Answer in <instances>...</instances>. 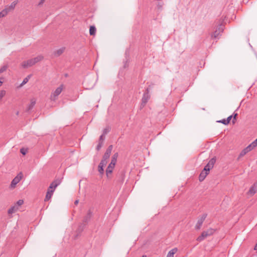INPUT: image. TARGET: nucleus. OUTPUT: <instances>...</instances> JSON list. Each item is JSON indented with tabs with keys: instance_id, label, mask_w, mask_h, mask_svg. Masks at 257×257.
Wrapping results in <instances>:
<instances>
[{
	"instance_id": "obj_33",
	"label": "nucleus",
	"mask_w": 257,
	"mask_h": 257,
	"mask_svg": "<svg viewBox=\"0 0 257 257\" xmlns=\"http://www.w3.org/2000/svg\"><path fill=\"white\" fill-rule=\"evenodd\" d=\"M6 93L5 90H3L0 91V100L5 95Z\"/></svg>"
},
{
	"instance_id": "obj_34",
	"label": "nucleus",
	"mask_w": 257,
	"mask_h": 257,
	"mask_svg": "<svg viewBox=\"0 0 257 257\" xmlns=\"http://www.w3.org/2000/svg\"><path fill=\"white\" fill-rule=\"evenodd\" d=\"M104 136H103L102 135H101L99 137V142L98 143H101L102 144H103V141H104Z\"/></svg>"
},
{
	"instance_id": "obj_32",
	"label": "nucleus",
	"mask_w": 257,
	"mask_h": 257,
	"mask_svg": "<svg viewBox=\"0 0 257 257\" xmlns=\"http://www.w3.org/2000/svg\"><path fill=\"white\" fill-rule=\"evenodd\" d=\"M129 65V60L128 59H126V61L124 62L123 67L124 68H127Z\"/></svg>"
},
{
	"instance_id": "obj_27",
	"label": "nucleus",
	"mask_w": 257,
	"mask_h": 257,
	"mask_svg": "<svg viewBox=\"0 0 257 257\" xmlns=\"http://www.w3.org/2000/svg\"><path fill=\"white\" fill-rule=\"evenodd\" d=\"M237 113H233V114L232 115V118H233V119H232V123L233 124H234L235 123V121L236 120V118H237Z\"/></svg>"
},
{
	"instance_id": "obj_1",
	"label": "nucleus",
	"mask_w": 257,
	"mask_h": 257,
	"mask_svg": "<svg viewBox=\"0 0 257 257\" xmlns=\"http://www.w3.org/2000/svg\"><path fill=\"white\" fill-rule=\"evenodd\" d=\"M214 231L215 230L211 228H209L207 230L203 231L201 235L197 237L196 240L200 242L203 240L207 237L212 235Z\"/></svg>"
},
{
	"instance_id": "obj_22",
	"label": "nucleus",
	"mask_w": 257,
	"mask_h": 257,
	"mask_svg": "<svg viewBox=\"0 0 257 257\" xmlns=\"http://www.w3.org/2000/svg\"><path fill=\"white\" fill-rule=\"evenodd\" d=\"M112 148H113L112 145H110L109 146H108V147L106 149V152H105L104 154L108 155L110 157V154L111 153Z\"/></svg>"
},
{
	"instance_id": "obj_15",
	"label": "nucleus",
	"mask_w": 257,
	"mask_h": 257,
	"mask_svg": "<svg viewBox=\"0 0 257 257\" xmlns=\"http://www.w3.org/2000/svg\"><path fill=\"white\" fill-rule=\"evenodd\" d=\"M36 100L35 98H33L31 99V103L28 105L26 111H28L31 110L36 104Z\"/></svg>"
},
{
	"instance_id": "obj_35",
	"label": "nucleus",
	"mask_w": 257,
	"mask_h": 257,
	"mask_svg": "<svg viewBox=\"0 0 257 257\" xmlns=\"http://www.w3.org/2000/svg\"><path fill=\"white\" fill-rule=\"evenodd\" d=\"M248 149V150H249V151H251L252 150H253L255 147L254 146H252V143L249 145L247 147H246Z\"/></svg>"
},
{
	"instance_id": "obj_38",
	"label": "nucleus",
	"mask_w": 257,
	"mask_h": 257,
	"mask_svg": "<svg viewBox=\"0 0 257 257\" xmlns=\"http://www.w3.org/2000/svg\"><path fill=\"white\" fill-rule=\"evenodd\" d=\"M20 152L24 155H26L27 153V150H25L24 148H22L20 150Z\"/></svg>"
},
{
	"instance_id": "obj_25",
	"label": "nucleus",
	"mask_w": 257,
	"mask_h": 257,
	"mask_svg": "<svg viewBox=\"0 0 257 257\" xmlns=\"http://www.w3.org/2000/svg\"><path fill=\"white\" fill-rule=\"evenodd\" d=\"M31 75H29L27 77L24 78V79L23 80L22 83L21 84V86H23V85H24L26 83H27L28 82L29 79L31 77Z\"/></svg>"
},
{
	"instance_id": "obj_39",
	"label": "nucleus",
	"mask_w": 257,
	"mask_h": 257,
	"mask_svg": "<svg viewBox=\"0 0 257 257\" xmlns=\"http://www.w3.org/2000/svg\"><path fill=\"white\" fill-rule=\"evenodd\" d=\"M103 144H101V143H98L97 147H96V149L97 150V151H99L100 150V149L102 147V146Z\"/></svg>"
},
{
	"instance_id": "obj_24",
	"label": "nucleus",
	"mask_w": 257,
	"mask_h": 257,
	"mask_svg": "<svg viewBox=\"0 0 257 257\" xmlns=\"http://www.w3.org/2000/svg\"><path fill=\"white\" fill-rule=\"evenodd\" d=\"M104 166L100 164V163L98 166V171L100 174H103L104 173V170H103Z\"/></svg>"
},
{
	"instance_id": "obj_23",
	"label": "nucleus",
	"mask_w": 257,
	"mask_h": 257,
	"mask_svg": "<svg viewBox=\"0 0 257 257\" xmlns=\"http://www.w3.org/2000/svg\"><path fill=\"white\" fill-rule=\"evenodd\" d=\"M43 59V57L42 56H38L35 58L32 59L34 63L35 64L36 63L40 61Z\"/></svg>"
},
{
	"instance_id": "obj_17",
	"label": "nucleus",
	"mask_w": 257,
	"mask_h": 257,
	"mask_svg": "<svg viewBox=\"0 0 257 257\" xmlns=\"http://www.w3.org/2000/svg\"><path fill=\"white\" fill-rule=\"evenodd\" d=\"M17 3L18 1H14L11 4L10 6H7L6 7L8 9H9L10 12L13 11L15 9Z\"/></svg>"
},
{
	"instance_id": "obj_43",
	"label": "nucleus",
	"mask_w": 257,
	"mask_h": 257,
	"mask_svg": "<svg viewBox=\"0 0 257 257\" xmlns=\"http://www.w3.org/2000/svg\"><path fill=\"white\" fill-rule=\"evenodd\" d=\"M117 157H118V153H117L114 154L112 157V158H114L116 160H117Z\"/></svg>"
},
{
	"instance_id": "obj_41",
	"label": "nucleus",
	"mask_w": 257,
	"mask_h": 257,
	"mask_svg": "<svg viewBox=\"0 0 257 257\" xmlns=\"http://www.w3.org/2000/svg\"><path fill=\"white\" fill-rule=\"evenodd\" d=\"M109 158V156H108V155H106L105 154H104V155L103 156V157H102V159H105V160H108V159Z\"/></svg>"
},
{
	"instance_id": "obj_50",
	"label": "nucleus",
	"mask_w": 257,
	"mask_h": 257,
	"mask_svg": "<svg viewBox=\"0 0 257 257\" xmlns=\"http://www.w3.org/2000/svg\"><path fill=\"white\" fill-rule=\"evenodd\" d=\"M142 257H147L146 255H143Z\"/></svg>"
},
{
	"instance_id": "obj_9",
	"label": "nucleus",
	"mask_w": 257,
	"mask_h": 257,
	"mask_svg": "<svg viewBox=\"0 0 257 257\" xmlns=\"http://www.w3.org/2000/svg\"><path fill=\"white\" fill-rule=\"evenodd\" d=\"M257 192V181L249 188L247 194L253 195Z\"/></svg>"
},
{
	"instance_id": "obj_7",
	"label": "nucleus",
	"mask_w": 257,
	"mask_h": 257,
	"mask_svg": "<svg viewBox=\"0 0 257 257\" xmlns=\"http://www.w3.org/2000/svg\"><path fill=\"white\" fill-rule=\"evenodd\" d=\"M63 85H61L58 87L55 91L51 94V99L52 100H55L56 97L61 93L63 89Z\"/></svg>"
},
{
	"instance_id": "obj_44",
	"label": "nucleus",
	"mask_w": 257,
	"mask_h": 257,
	"mask_svg": "<svg viewBox=\"0 0 257 257\" xmlns=\"http://www.w3.org/2000/svg\"><path fill=\"white\" fill-rule=\"evenodd\" d=\"M252 146H254L255 147L257 146V139L252 142Z\"/></svg>"
},
{
	"instance_id": "obj_19",
	"label": "nucleus",
	"mask_w": 257,
	"mask_h": 257,
	"mask_svg": "<svg viewBox=\"0 0 257 257\" xmlns=\"http://www.w3.org/2000/svg\"><path fill=\"white\" fill-rule=\"evenodd\" d=\"M178 250L177 248H174L169 251L167 257H174V254L177 252Z\"/></svg>"
},
{
	"instance_id": "obj_28",
	"label": "nucleus",
	"mask_w": 257,
	"mask_h": 257,
	"mask_svg": "<svg viewBox=\"0 0 257 257\" xmlns=\"http://www.w3.org/2000/svg\"><path fill=\"white\" fill-rule=\"evenodd\" d=\"M246 153L245 152V151L242 150L241 152L240 153L239 155L237 158V160H238L240 158L243 157Z\"/></svg>"
},
{
	"instance_id": "obj_40",
	"label": "nucleus",
	"mask_w": 257,
	"mask_h": 257,
	"mask_svg": "<svg viewBox=\"0 0 257 257\" xmlns=\"http://www.w3.org/2000/svg\"><path fill=\"white\" fill-rule=\"evenodd\" d=\"M159 9H161L162 8V4L161 3H158L157 6Z\"/></svg>"
},
{
	"instance_id": "obj_42",
	"label": "nucleus",
	"mask_w": 257,
	"mask_h": 257,
	"mask_svg": "<svg viewBox=\"0 0 257 257\" xmlns=\"http://www.w3.org/2000/svg\"><path fill=\"white\" fill-rule=\"evenodd\" d=\"M232 118V115H230L229 116H228L226 119V121L228 122V123H229L230 121L231 120V118Z\"/></svg>"
},
{
	"instance_id": "obj_18",
	"label": "nucleus",
	"mask_w": 257,
	"mask_h": 257,
	"mask_svg": "<svg viewBox=\"0 0 257 257\" xmlns=\"http://www.w3.org/2000/svg\"><path fill=\"white\" fill-rule=\"evenodd\" d=\"M18 209V207L16 205H14L13 206H12L11 207H10L8 211V213L9 214H13L14 213H15V212H16Z\"/></svg>"
},
{
	"instance_id": "obj_21",
	"label": "nucleus",
	"mask_w": 257,
	"mask_h": 257,
	"mask_svg": "<svg viewBox=\"0 0 257 257\" xmlns=\"http://www.w3.org/2000/svg\"><path fill=\"white\" fill-rule=\"evenodd\" d=\"M64 51V48H60L59 50H57L56 51H55L54 52L55 56H56V57L59 56L63 53Z\"/></svg>"
},
{
	"instance_id": "obj_26",
	"label": "nucleus",
	"mask_w": 257,
	"mask_h": 257,
	"mask_svg": "<svg viewBox=\"0 0 257 257\" xmlns=\"http://www.w3.org/2000/svg\"><path fill=\"white\" fill-rule=\"evenodd\" d=\"M110 127L109 126H107L103 130V136L106 135L108 133H109L110 131Z\"/></svg>"
},
{
	"instance_id": "obj_45",
	"label": "nucleus",
	"mask_w": 257,
	"mask_h": 257,
	"mask_svg": "<svg viewBox=\"0 0 257 257\" xmlns=\"http://www.w3.org/2000/svg\"><path fill=\"white\" fill-rule=\"evenodd\" d=\"M45 1V0H40V2L38 4V6L42 5L44 3Z\"/></svg>"
},
{
	"instance_id": "obj_29",
	"label": "nucleus",
	"mask_w": 257,
	"mask_h": 257,
	"mask_svg": "<svg viewBox=\"0 0 257 257\" xmlns=\"http://www.w3.org/2000/svg\"><path fill=\"white\" fill-rule=\"evenodd\" d=\"M7 68H8V67L7 65H4L3 67H2L0 69V73H2L4 72H5V71H6Z\"/></svg>"
},
{
	"instance_id": "obj_16",
	"label": "nucleus",
	"mask_w": 257,
	"mask_h": 257,
	"mask_svg": "<svg viewBox=\"0 0 257 257\" xmlns=\"http://www.w3.org/2000/svg\"><path fill=\"white\" fill-rule=\"evenodd\" d=\"M10 12L9 9L6 7L5 8L0 12V18L5 17Z\"/></svg>"
},
{
	"instance_id": "obj_30",
	"label": "nucleus",
	"mask_w": 257,
	"mask_h": 257,
	"mask_svg": "<svg viewBox=\"0 0 257 257\" xmlns=\"http://www.w3.org/2000/svg\"><path fill=\"white\" fill-rule=\"evenodd\" d=\"M217 122L222 123L225 125H227L228 124V122L226 121V119H223L220 120H218L217 121Z\"/></svg>"
},
{
	"instance_id": "obj_31",
	"label": "nucleus",
	"mask_w": 257,
	"mask_h": 257,
	"mask_svg": "<svg viewBox=\"0 0 257 257\" xmlns=\"http://www.w3.org/2000/svg\"><path fill=\"white\" fill-rule=\"evenodd\" d=\"M23 203H24L23 200L20 199L17 202L16 205L18 207V206L22 205Z\"/></svg>"
},
{
	"instance_id": "obj_48",
	"label": "nucleus",
	"mask_w": 257,
	"mask_h": 257,
	"mask_svg": "<svg viewBox=\"0 0 257 257\" xmlns=\"http://www.w3.org/2000/svg\"><path fill=\"white\" fill-rule=\"evenodd\" d=\"M254 250H257V243H256L254 247Z\"/></svg>"
},
{
	"instance_id": "obj_6",
	"label": "nucleus",
	"mask_w": 257,
	"mask_h": 257,
	"mask_svg": "<svg viewBox=\"0 0 257 257\" xmlns=\"http://www.w3.org/2000/svg\"><path fill=\"white\" fill-rule=\"evenodd\" d=\"M216 162V159L215 158H213L209 160L208 163L207 164V165L204 167V170L205 171L209 172V171L210 169H211L215 163Z\"/></svg>"
},
{
	"instance_id": "obj_49",
	"label": "nucleus",
	"mask_w": 257,
	"mask_h": 257,
	"mask_svg": "<svg viewBox=\"0 0 257 257\" xmlns=\"http://www.w3.org/2000/svg\"><path fill=\"white\" fill-rule=\"evenodd\" d=\"M2 83L3 82L1 80H0V86L2 85Z\"/></svg>"
},
{
	"instance_id": "obj_13",
	"label": "nucleus",
	"mask_w": 257,
	"mask_h": 257,
	"mask_svg": "<svg viewBox=\"0 0 257 257\" xmlns=\"http://www.w3.org/2000/svg\"><path fill=\"white\" fill-rule=\"evenodd\" d=\"M92 215V212L90 210H89L88 211L87 215L83 218V222L85 223L88 222L90 220V218H91Z\"/></svg>"
},
{
	"instance_id": "obj_2",
	"label": "nucleus",
	"mask_w": 257,
	"mask_h": 257,
	"mask_svg": "<svg viewBox=\"0 0 257 257\" xmlns=\"http://www.w3.org/2000/svg\"><path fill=\"white\" fill-rule=\"evenodd\" d=\"M150 89L149 88H147L146 89L145 92L144 93L143 96L142 98V102L141 104V108H143L147 104L148 100L150 98V95L149 94Z\"/></svg>"
},
{
	"instance_id": "obj_12",
	"label": "nucleus",
	"mask_w": 257,
	"mask_h": 257,
	"mask_svg": "<svg viewBox=\"0 0 257 257\" xmlns=\"http://www.w3.org/2000/svg\"><path fill=\"white\" fill-rule=\"evenodd\" d=\"M208 174H209V173L208 172L205 171L204 170L203 171H202V172L200 173L199 176V181H200V182L203 181Z\"/></svg>"
},
{
	"instance_id": "obj_3",
	"label": "nucleus",
	"mask_w": 257,
	"mask_h": 257,
	"mask_svg": "<svg viewBox=\"0 0 257 257\" xmlns=\"http://www.w3.org/2000/svg\"><path fill=\"white\" fill-rule=\"evenodd\" d=\"M207 216V213H204L198 219L197 222L195 227V228L196 230H199L201 228V227L204 221L206 219Z\"/></svg>"
},
{
	"instance_id": "obj_5",
	"label": "nucleus",
	"mask_w": 257,
	"mask_h": 257,
	"mask_svg": "<svg viewBox=\"0 0 257 257\" xmlns=\"http://www.w3.org/2000/svg\"><path fill=\"white\" fill-rule=\"evenodd\" d=\"M224 26L222 24H220L216 28V30L212 34L211 37L214 38H216L219 34L223 32L224 30Z\"/></svg>"
},
{
	"instance_id": "obj_47",
	"label": "nucleus",
	"mask_w": 257,
	"mask_h": 257,
	"mask_svg": "<svg viewBox=\"0 0 257 257\" xmlns=\"http://www.w3.org/2000/svg\"><path fill=\"white\" fill-rule=\"evenodd\" d=\"M78 202H79V200H75V202H74L75 205H77Z\"/></svg>"
},
{
	"instance_id": "obj_8",
	"label": "nucleus",
	"mask_w": 257,
	"mask_h": 257,
	"mask_svg": "<svg viewBox=\"0 0 257 257\" xmlns=\"http://www.w3.org/2000/svg\"><path fill=\"white\" fill-rule=\"evenodd\" d=\"M61 183V180L56 179L53 181L50 185L48 189L49 190H52L55 191L56 188Z\"/></svg>"
},
{
	"instance_id": "obj_11",
	"label": "nucleus",
	"mask_w": 257,
	"mask_h": 257,
	"mask_svg": "<svg viewBox=\"0 0 257 257\" xmlns=\"http://www.w3.org/2000/svg\"><path fill=\"white\" fill-rule=\"evenodd\" d=\"M114 166V165H112V164H109L107 167L106 170V175L108 178L109 177V175L111 174Z\"/></svg>"
},
{
	"instance_id": "obj_4",
	"label": "nucleus",
	"mask_w": 257,
	"mask_h": 257,
	"mask_svg": "<svg viewBox=\"0 0 257 257\" xmlns=\"http://www.w3.org/2000/svg\"><path fill=\"white\" fill-rule=\"evenodd\" d=\"M23 177V174L22 173H20L16 177H15L12 181L11 182V184L10 185V187L11 188H15L16 185L20 181Z\"/></svg>"
},
{
	"instance_id": "obj_10",
	"label": "nucleus",
	"mask_w": 257,
	"mask_h": 257,
	"mask_svg": "<svg viewBox=\"0 0 257 257\" xmlns=\"http://www.w3.org/2000/svg\"><path fill=\"white\" fill-rule=\"evenodd\" d=\"M35 64L33 62V61L32 59H29L26 61H24L22 63V66L23 68H26L29 67H31L34 65Z\"/></svg>"
},
{
	"instance_id": "obj_36",
	"label": "nucleus",
	"mask_w": 257,
	"mask_h": 257,
	"mask_svg": "<svg viewBox=\"0 0 257 257\" xmlns=\"http://www.w3.org/2000/svg\"><path fill=\"white\" fill-rule=\"evenodd\" d=\"M107 163V160L102 159L101 160L100 164L105 166L106 165Z\"/></svg>"
},
{
	"instance_id": "obj_14",
	"label": "nucleus",
	"mask_w": 257,
	"mask_h": 257,
	"mask_svg": "<svg viewBox=\"0 0 257 257\" xmlns=\"http://www.w3.org/2000/svg\"><path fill=\"white\" fill-rule=\"evenodd\" d=\"M54 192V190H50L48 189L44 201H47L49 199H50L52 196Z\"/></svg>"
},
{
	"instance_id": "obj_37",
	"label": "nucleus",
	"mask_w": 257,
	"mask_h": 257,
	"mask_svg": "<svg viewBox=\"0 0 257 257\" xmlns=\"http://www.w3.org/2000/svg\"><path fill=\"white\" fill-rule=\"evenodd\" d=\"M117 160L111 158V162L110 164H112V165H115V164L116 163Z\"/></svg>"
},
{
	"instance_id": "obj_20",
	"label": "nucleus",
	"mask_w": 257,
	"mask_h": 257,
	"mask_svg": "<svg viewBox=\"0 0 257 257\" xmlns=\"http://www.w3.org/2000/svg\"><path fill=\"white\" fill-rule=\"evenodd\" d=\"M96 29L94 26H91L89 29V34L91 36H94L96 34Z\"/></svg>"
},
{
	"instance_id": "obj_46",
	"label": "nucleus",
	"mask_w": 257,
	"mask_h": 257,
	"mask_svg": "<svg viewBox=\"0 0 257 257\" xmlns=\"http://www.w3.org/2000/svg\"><path fill=\"white\" fill-rule=\"evenodd\" d=\"M243 151H245V152L247 154L248 152H249V150H248V149L247 147H246L245 148H244L243 149Z\"/></svg>"
}]
</instances>
